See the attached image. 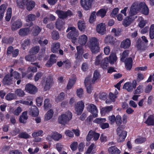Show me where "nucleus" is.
I'll return each instance as SVG.
<instances>
[{
  "label": "nucleus",
  "instance_id": "c85d7f7f",
  "mask_svg": "<svg viewBox=\"0 0 154 154\" xmlns=\"http://www.w3.org/2000/svg\"><path fill=\"white\" fill-rule=\"evenodd\" d=\"M132 17L130 16L127 17L125 19L123 20L122 24L125 27H127L129 26L133 20L132 19Z\"/></svg>",
  "mask_w": 154,
  "mask_h": 154
},
{
  "label": "nucleus",
  "instance_id": "39448f33",
  "mask_svg": "<svg viewBox=\"0 0 154 154\" xmlns=\"http://www.w3.org/2000/svg\"><path fill=\"white\" fill-rule=\"evenodd\" d=\"M93 1V0H81L80 3L84 9L88 11L91 8Z\"/></svg>",
  "mask_w": 154,
  "mask_h": 154
},
{
  "label": "nucleus",
  "instance_id": "412c9836",
  "mask_svg": "<svg viewBox=\"0 0 154 154\" xmlns=\"http://www.w3.org/2000/svg\"><path fill=\"white\" fill-rule=\"evenodd\" d=\"M17 6L19 8L24 9L25 5L27 4L28 0H16Z\"/></svg>",
  "mask_w": 154,
  "mask_h": 154
},
{
  "label": "nucleus",
  "instance_id": "c756f323",
  "mask_svg": "<svg viewBox=\"0 0 154 154\" xmlns=\"http://www.w3.org/2000/svg\"><path fill=\"white\" fill-rule=\"evenodd\" d=\"M104 42L106 44L109 43L113 45L115 43L114 38L111 35H108L105 37Z\"/></svg>",
  "mask_w": 154,
  "mask_h": 154
},
{
  "label": "nucleus",
  "instance_id": "dca6fc26",
  "mask_svg": "<svg viewBox=\"0 0 154 154\" xmlns=\"http://www.w3.org/2000/svg\"><path fill=\"white\" fill-rule=\"evenodd\" d=\"M108 152L110 154H120L121 151L116 146H112L108 149Z\"/></svg>",
  "mask_w": 154,
  "mask_h": 154
},
{
  "label": "nucleus",
  "instance_id": "4468645a",
  "mask_svg": "<svg viewBox=\"0 0 154 154\" xmlns=\"http://www.w3.org/2000/svg\"><path fill=\"white\" fill-rule=\"evenodd\" d=\"M77 53L75 54L76 56V59L77 62L81 61L83 59L82 55L83 54V50L82 47L77 46L76 47Z\"/></svg>",
  "mask_w": 154,
  "mask_h": 154
},
{
  "label": "nucleus",
  "instance_id": "0e129e2a",
  "mask_svg": "<svg viewBox=\"0 0 154 154\" xmlns=\"http://www.w3.org/2000/svg\"><path fill=\"white\" fill-rule=\"evenodd\" d=\"M93 138V131H90L86 136V140L87 141H90Z\"/></svg>",
  "mask_w": 154,
  "mask_h": 154
},
{
  "label": "nucleus",
  "instance_id": "f03ea898",
  "mask_svg": "<svg viewBox=\"0 0 154 154\" xmlns=\"http://www.w3.org/2000/svg\"><path fill=\"white\" fill-rule=\"evenodd\" d=\"M66 113L67 114H62L59 116L57 121L59 124L65 125L72 119V115L70 111H68Z\"/></svg>",
  "mask_w": 154,
  "mask_h": 154
},
{
  "label": "nucleus",
  "instance_id": "4d7b16f0",
  "mask_svg": "<svg viewBox=\"0 0 154 154\" xmlns=\"http://www.w3.org/2000/svg\"><path fill=\"white\" fill-rule=\"evenodd\" d=\"M35 58L34 55L32 54L27 55L25 57V60L33 62Z\"/></svg>",
  "mask_w": 154,
  "mask_h": 154
},
{
  "label": "nucleus",
  "instance_id": "6ab92c4d",
  "mask_svg": "<svg viewBox=\"0 0 154 154\" xmlns=\"http://www.w3.org/2000/svg\"><path fill=\"white\" fill-rule=\"evenodd\" d=\"M113 106H106L103 107L100 110V113L102 115H105L106 114L109 113L112 110Z\"/></svg>",
  "mask_w": 154,
  "mask_h": 154
},
{
  "label": "nucleus",
  "instance_id": "7ed1b4c3",
  "mask_svg": "<svg viewBox=\"0 0 154 154\" xmlns=\"http://www.w3.org/2000/svg\"><path fill=\"white\" fill-rule=\"evenodd\" d=\"M55 13L57 14L59 18L62 19H66L68 17H71L73 15L72 12L69 10L66 11L57 10Z\"/></svg>",
  "mask_w": 154,
  "mask_h": 154
},
{
  "label": "nucleus",
  "instance_id": "4c0bfd02",
  "mask_svg": "<svg viewBox=\"0 0 154 154\" xmlns=\"http://www.w3.org/2000/svg\"><path fill=\"white\" fill-rule=\"evenodd\" d=\"M54 113V111L52 109H50L46 114V116L45 119L47 120H48L51 119L53 117Z\"/></svg>",
  "mask_w": 154,
  "mask_h": 154
},
{
  "label": "nucleus",
  "instance_id": "c03bdc74",
  "mask_svg": "<svg viewBox=\"0 0 154 154\" xmlns=\"http://www.w3.org/2000/svg\"><path fill=\"white\" fill-rule=\"evenodd\" d=\"M127 135V132L125 131H122L119 135V140L121 142H123Z\"/></svg>",
  "mask_w": 154,
  "mask_h": 154
},
{
  "label": "nucleus",
  "instance_id": "bf43d9fd",
  "mask_svg": "<svg viewBox=\"0 0 154 154\" xmlns=\"http://www.w3.org/2000/svg\"><path fill=\"white\" fill-rule=\"evenodd\" d=\"M62 137V135L57 133H54L52 135L53 139L56 140H59L60 138H61Z\"/></svg>",
  "mask_w": 154,
  "mask_h": 154
},
{
  "label": "nucleus",
  "instance_id": "052dcab7",
  "mask_svg": "<svg viewBox=\"0 0 154 154\" xmlns=\"http://www.w3.org/2000/svg\"><path fill=\"white\" fill-rule=\"evenodd\" d=\"M117 60V57L116 56H111L110 55L109 57V63L111 64H114V62Z\"/></svg>",
  "mask_w": 154,
  "mask_h": 154
},
{
  "label": "nucleus",
  "instance_id": "9d476101",
  "mask_svg": "<svg viewBox=\"0 0 154 154\" xmlns=\"http://www.w3.org/2000/svg\"><path fill=\"white\" fill-rule=\"evenodd\" d=\"M84 106V102L82 101H79L75 105V108L77 115L81 114L83 110Z\"/></svg>",
  "mask_w": 154,
  "mask_h": 154
},
{
  "label": "nucleus",
  "instance_id": "b1692460",
  "mask_svg": "<svg viewBox=\"0 0 154 154\" xmlns=\"http://www.w3.org/2000/svg\"><path fill=\"white\" fill-rule=\"evenodd\" d=\"M87 41V37L85 35H83L79 36L78 40L79 43L80 45H85Z\"/></svg>",
  "mask_w": 154,
  "mask_h": 154
},
{
  "label": "nucleus",
  "instance_id": "774afa93",
  "mask_svg": "<svg viewBox=\"0 0 154 154\" xmlns=\"http://www.w3.org/2000/svg\"><path fill=\"white\" fill-rule=\"evenodd\" d=\"M98 97L100 99L105 100L106 98V94L105 92H100L98 94Z\"/></svg>",
  "mask_w": 154,
  "mask_h": 154
},
{
  "label": "nucleus",
  "instance_id": "a211bd4d",
  "mask_svg": "<svg viewBox=\"0 0 154 154\" xmlns=\"http://www.w3.org/2000/svg\"><path fill=\"white\" fill-rule=\"evenodd\" d=\"M53 80L50 77H48L47 78L45 85L44 87L45 91H47L49 89L52 84Z\"/></svg>",
  "mask_w": 154,
  "mask_h": 154
},
{
  "label": "nucleus",
  "instance_id": "a878e982",
  "mask_svg": "<svg viewBox=\"0 0 154 154\" xmlns=\"http://www.w3.org/2000/svg\"><path fill=\"white\" fill-rule=\"evenodd\" d=\"M42 29L38 26H34L33 27L32 35L33 36L38 35L41 31Z\"/></svg>",
  "mask_w": 154,
  "mask_h": 154
},
{
  "label": "nucleus",
  "instance_id": "ea45409f",
  "mask_svg": "<svg viewBox=\"0 0 154 154\" xmlns=\"http://www.w3.org/2000/svg\"><path fill=\"white\" fill-rule=\"evenodd\" d=\"M123 88L127 90L129 92L132 91L133 89L131 83L129 82H126L124 84Z\"/></svg>",
  "mask_w": 154,
  "mask_h": 154
},
{
  "label": "nucleus",
  "instance_id": "37998d69",
  "mask_svg": "<svg viewBox=\"0 0 154 154\" xmlns=\"http://www.w3.org/2000/svg\"><path fill=\"white\" fill-rule=\"evenodd\" d=\"M15 94L20 97H23L25 94L24 91L20 89H17L15 91Z\"/></svg>",
  "mask_w": 154,
  "mask_h": 154
},
{
  "label": "nucleus",
  "instance_id": "423d86ee",
  "mask_svg": "<svg viewBox=\"0 0 154 154\" xmlns=\"http://www.w3.org/2000/svg\"><path fill=\"white\" fill-rule=\"evenodd\" d=\"M87 109L88 112L92 113L94 118L97 117L98 110L95 105L93 104L88 105L87 107Z\"/></svg>",
  "mask_w": 154,
  "mask_h": 154
},
{
  "label": "nucleus",
  "instance_id": "f3484780",
  "mask_svg": "<svg viewBox=\"0 0 154 154\" xmlns=\"http://www.w3.org/2000/svg\"><path fill=\"white\" fill-rule=\"evenodd\" d=\"M131 45V41L129 38H126L123 40L121 43L120 47L121 48L125 49L128 48Z\"/></svg>",
  "mask_w": 154,
  "mask_h": 154
},
{
  "label": "nucleus",
  "instance_id": "a18cd8bd",
  "mask_svg": "<svg viewBox=\"0 0 154 154\" xmlns=\"http://www.w3.org/2000/svg\"><path fill=\"white\" fill-rule=\"evenodd\" d=\"M75 79H69L67 85V89L68 90L71 89L75 84Z\"/></svg>",
  "mask_w": 154,
  "mask_h": 154
},
{
  "label": "nucleus",
  "instance_id": "f704fd0d",
  "mask_svg": "<svg viewBox=\"0 0 154 154\" xmlns=\"http://www.w3.org/2000/svg\"><path fill=\"white\" fill-rule=\"evenodd\" d=\"M78 26L79 29L81 31H84L86 26L85 22L81 20H79L78 22Z\"/></svg>",
  "mask_w": 154,
  "mask_h": 154
},
{
  "label": "nucleus",
  "instance_id": "0eeeda50",
  "mask_svg": "<svg viewBox=\"0 0 154 154\" xmlns=\"http://www.w3.org/2000/svg\"><path fill=\"white\" fill-rule=\"evenodd\" d=\"M92 82L91 81V76L86 77L84 81V83L88 93L90 94L91 92L92 88L91 87Z\"/></svg>",
  "mask_w": 154,
  "mask_h": 154
},
{
  "label": "nucleus",
  "instance_id": "69168bd1",
  "mask_svg": "<svg viewBox=\"0 0 154 154\" xmlns=\"http://www.w3.org/2000/svg\"><path fill=\"white\" fill-rule=\"evenodd\" d=\"M116 118L114 115H112L108 117V120L110 124H113L115 123Z\"/></svg>",
  "mask_w": 154,
  "mask_h": 154
},
{
  "label": "nucleus",
  "instance_id": "2f4dec72",
  "mask_svg": "<svg viewBox=\"0 0 154 154\" xmlns=\"http://www.w3.org/2000/svg\"><path fill=\"white\" fill-rule=\"evenodd\" d=\"M64 22L60 20H57L55 23L56 28L59 30H63Z\"/></svg>",
  "mask_w": 154,
  "mask_h": 154
},
{
  "label": "nucleus",
  "instance_id": "864d4df0",
  "mask_svg": "<svg viewBox=\"0 0 154 154\" xmlns=\"http://www.w3.org/2000/svg\"><path fill=\"white\" fill-rule=\"evenodd\" d=\"M78 143L77 142L75 141L72 142L70 145V147L71 150L73 151H75L77 149Z\"/></svg>",
  "mask_w": 154,
  "mask_h": 154
},
{
  "label": "nucleus",
  "instance_id": "bb28decb",
  "mask_svg": "<svg viewBox=\"0 0 154 154\" xmlns=\"http://www.w3.org/2000/svg\"><path fill=\"white\" fill-rule=\"evenodd\" d=\"M60 47V44L59 42L54 43L51 46V51L53 53H56L58 52Z\"/></svg>",
  "mask_w": 154,
  "mask_h": 154
},
{
  "label": "nucleus",
  "instance_id": "6e6d98bb",
  "mask_svg": "<svg viewBox=\"0 0 154 154\" xmlns=\"http://www.w3.org/2000/svg\"><path fill=\"white\" fill-rule=\"evenodd\" d=\"M106 118H97L95 119L94 121V122L97 124H99L100 125L101 124L103 123L106 121Z\"/></svg>",
  "mask_w": 154,
  "mask_h": 154
},
{
  "label": "nucleus",
  "instance_id": "e2e57ef3",
  "mask_svg": "<svg viewBox=\"0 0 154 154\" xmlns=\"http://www.w3.org/2000/svg\"><path fill=\"white\" fill-rule=\"evenodd\" d=\"M43 133V131L41 130H40L37 132H33L32 133V135L34 137H35L38 136H42Z\"/></svg>",
  "mask_w": 154,
  "mask_h": 154
},
{
  "label": "nucleus",
  "instance_id": "6e6552de",
  "mask_svg": "<svg viewBox=\"0 0 154 154\" xmlns=\"http://www.w3.org/2000/svg\"><path fill=\"white\" fill-rule=\"evenodd\" d=\"M25 90L27 92L31 94H34L38 91V89L35 86L29 83L26 85Z\"/></svg>",
  "mask_w": 154,
  "mask_h": 154
},
{
  "label": "nucleus",
  "instance_id": "8fccbe9b",
  "mask_svg": "<svg viewBox=\"0 0 154 154\" xmlns=\"http://www.w3.org/2000/svg\"><path fill=\"white\" fill-rule=\"evenodd\" d=\"M146 140V138L145 137L139 136L138 138L135 140V142L137 144H141L144 142Z\"/></svg>",
  "mask_w": 154,
  "mask_h": 154
},
{
  "label": "nucleus",
  "instance_id": "58836bf2",
  "mask_svg": "<svg viewBox=\"0 0 154 154\" xmlns=\"http://www.w3.org/2000/svg\"><path fill=\"white\" fill-rule=\"evenodd\" d=\"M40 50V47L39 46H35L33 47L30 49V53L32 55H35Z\"/></svg>",
  "mask_w": 154,
  "mask_h": 154
},
{
  "label": "nucleus",
  "instance_id": "49530a36",
  "mask_svg": "<svg viewBox=\"0 0 154 154\" xmlns=\"http://www.w3.org/2000/svg\"><path fill=\"white\" fill-rule=\"evenodd\" d=\"M96 13L95 11L92 12L90 16L89 21L91 23H93L95 20L96 18Z\"/></svg>",
  "mask_w": 154,
  "mask_h": 154
},
{
  "label": "nucleus",
  "instance_id": "c9c22d12",
  "mask_svg": "<svg viewBox=\"0 0 154 154\" xmlns=\"http://www.w3.org/2000/svg\"><path fill=\"white\" fill-rule=\"evenodd\" d=\"M107 11L106 10L103 8L100 9L96 13V15L98 16L103 18L106 15Z\"/></svg>",
  "mask_w": 154,
  "mask_h": 154
},
{
  "label": "nucleus",
  "instance_id": "680f3d73",
  "mask_svg": "<svg viewBox=\"0 0 154 154\" xmlns=\"http://www.w3.org/2000/svg\"><path fill=\"white\" fill-rule=\"evenodd\" d=\"M50 103L49 100L48 99H46L44 102V109H45L48 110L50 106Z\"/></svg>",
  "mask_w": 154,
  "mask_h": 154
},
{
  "label": "nucleus",
  "instance_id": "603ef678",
  "mask_svg": "<svg viewBox=\"0 0 154 154\" xmlns=\"http://www.w3.org/2000/svg\"><path fill=\"white\" fill-rule=\"evenodd\" d=\"M30 40L29 39H25L23 43L22 44V47L23 48V50L25 49L26 47L29 46L30 45Z\"/></svg>",
  "mask_w": 154,
  "mask_h": 154
},
{
  "label": "nucleus",
  "instance_id": "7c9ffc66",
  "mask_svg": "<svg viewBox=\"0 0 154 154\" xmlns=\"http://www.w3.org/2000/svg\"><path fill=\"white\" fill-rule=\"evenodd\" d=\"M28 119L27 113L26 112H23L21 116L20 117L19 121L21 123H25L26 122V120Z\"/></svg>",
  "mask_w": 154,
  "mask_h": 154
},
{
  "label": "nucleus",
  "instance_id": "a19ab883",
  "mask_svg": "<svg viewBox=\"0 0 154 154\" xmlns=\"http://www.w3.org/2000/svg\"><path fill=\"white\" fill-rule=\"evenodd\" d=\"M129 51L128 50H125L123 51L120 58L121 61L124 62L126 58L128 56Z\"/></svg>",
  "mask_w": 154,
  "mask_h": 154
},
{
  "label": "nucleus",
  "instance_id": "2eb2a0df",
  "mask_svg": "<svg viewBox=\"0 0 154 154\" xmlns=\"http://www.w3.org/2000/svg\"><path fill=\"white\" fill-rule=\"evenodd\" d=\"M124 62L125 63V67L126 69L128 70H131L133 64L132 58L131 57L126 58Z\"/></svg>",
  "mask_w": 154,
  "mask_h": 154
},
{
  "label": "nucleus",
  "instance_id": "aec40b11",
  "mask_svg": "<svg viewBox=\"0 0 154 154\" xmlns=\"http://www.w3.org/2000/svg\"><path fill=\"white\" fill-rule=\"evenodd\" d=\"M30 114L33 117L38 116L39 114V111L37 107L35 106H33L29 109Z\"/></svg>",
  "mask_w": 154,
  "mask_h": 154
},
{
  "label": "nucleus",
  "instance_id": "79ce46f5",
  "mask_svg": "<svg viewBox=\"0 0 154 154\" xmlns=\"http://www.w3.org/2000/svg\"><path fill=\"white\" fill-rule=\"evenodd\" d=\"M100 75L99 72L97 70H95L93 74L92 79L91 80L93 84H94L95 81L99 78Z\"/></svg>",
  "mask_w": 154,
  "mask_h": 154
},
{
  "label": "nucleus",
  "instance_id": "9b49d317",
  "mask_svg": "<svg viewBox=\"0 0 154 154\" xmlns=\"http://www.w3.org/2000/svg\"><path fill=\"white\" fill-rule=\"evenodd\" d=\"M140 10L141 13L146 15H147L149 13V9L146 3L144 2H140L139 4Z\"/></svg>",
  "mask_w": 154,
  "mask_h": 154
},
{
  "label": "nucleus",
  "instance_id": "f8f14e48",
  "mask_svg": "<svg viewBox=\"0 0 154 154\" xmlns=\"http://www.w3.org/2000/svg\"><path fill=\"white\" fill-rule=\"evenodd\" d=\"M56 61V56L55 54H52L50 55V58L45 64V66L48 67H50L55 63Z\"/></svg>",
  "mask_w": 154,
  "mask_h": 154
},
{
  "label": "nucleus",
  "instance_id": "de8ad7c7",
  "mask_svg": "<svg viewBox=\"0 0 154 154\" xmlns=\"http://www.w3.org/2000/svg\"><path fill=\"white\" fill-rule=\"evenodd\" d=\"M18 137L20 138L27 139L29 138L30 136L26 132H22L19 133Z\"/></svg>",
  "mask_w": 154,
  "mask_h": 154
},
{
  "label": "nucleus",
  "instance_id": "09e8293b",
  "mask_svg": "<svg viewBox=\"0 0 154 154\" xmlns=\"http://www.w3.org/2000/svg\"><path fill=\"white\" fill-rule=\"evenodd\" d=\"M51 35L52 38L54 40H57L59 38V32L56 30H53Z\"/></svg>",
  "mask_w": 154,
  "mask_h": 154
},
{
  "label": "nucleus",
  "instance_id": "e433bc0d",
  "mask_svg": "<svg viewBox=\"0 0 154 154\" xmlns=\"http://www.w3.org/2000/svg\"><path fill=\"white\" fill-rule=\"evenodd\" d=\"M5 99L8 101H10L17 98L16 95L14 93H9L5 96Z\"/></svg>",
  "mask_w": 154,
  "mask_h": 154
},
{
  "label": "nucleus",
  "instance_id": "cd10ccee",
  "mask_svg": "<svg viewBox=\"0 0 154 154\" xmlns=\"http://www.w3.org/2000/svg\"><path fill=\"white\" fill-rule=\"evenodd\" d=\"M109 63V58L107 57H106L102 60L100 66L103 69H106L108 66Z\"/></svg>",
  "mask_w": 154,
  "mask_h": 154
},
{
  "label": "nucleus",
  "instance_id": "f257e3e1",
  "mask_svg": "<svg viewBox=\"0 0 154 154\" xmlns=\"http://www.w3.org/2000/svg\"><path fill=\"white\" fill-rule=\"evenodd\" d=\"M89 47L92 54H96L100 51L99 42L97 39L95 37H92L90 39Z\"/></svg>",
  "mask_w": 154,
  "mask_h": 154
},
{
  "label": "nucleus",
  "instance_id": "473e14b6",
  "mask_svg": "<svg viewBox=\"0 0 154 154\" xmlns=\"http://www.w3.org/2000/svg\"><path fill=\"white\" fill-rule=\"evenodd\" d=\"M29 31L28 28H22L19 30V34L21 36H25L28 35Z\"/></svg>",
  "mask_w": 154,
  "mask_h": 154
},
{
  "label": "nucleus",
  "instance_id": "5701e85b",
  "mask_svg": "<svg viewBox=\"0 0 154 154\" xmlns=\"http://www.w3.org/2000/svg\"><path fill=\"white\" fill-rule=\"evenodd\" d=\"M2 83L5 85H9L13 84V79L5 75L2 80Z\"/></svg>",
  "mask_w": 154,
  "mask_h": 154
},
{
  "label": "nucleus",
  "instance_id": "72a5a7b5",
  "mask_svg": "<svg viewBox=\"0 0 154 154\" xmlns=\"http://www.w3.org/2000/svg\"><path fill=\"white\" fill-rule=\"evenodd\" d=\"M35 6V2L33 1H29L28 0L27 4L25 5L27 10L29 11H31Z\"/></svg>",
  "mask_w": 154,
  "mask_h": 154
},
{
  "label": "nucleus",
  "instance_id": "1a4fd4ad",
  "mask_svg": "<svg viewBox=\"0 0 154 154\" xmlns=\"http://www.w3.org/2000/svg\"><path fill=\"white\" fill-rule=\"evenodd\" d=\"M140 10V7L139 4H138L137 2H134L131 5L129 12L130 16L131 17L132 16L136 14L137 11Z\"/></svg>",
  "mask_w": 154,
  "mask_h": 154
},
{
  "label": "nucleus",
  "instance_id": "3c124183",
  "mask_svg": "<svg viewBox=\"0 0 154 154\" xmlns=\"http://www.w3.org/2000/svg\"><path fill=\"white\" fill-rule=\"evenodd\" d=\"M115 122H116V125L119 126L122 124V118L120 115H118L116 116Z\"/></svg>",
  "mask_w": 154,
  "mask_h": 154
},
{
  "label": "nucleus",
  "instance_id": "4be33fe9",
  "mask_svg": "<svg viewBox=\"0 0 154 154\" xmlns=\"http://www.w3.org/2000/svg\"><path fill=\"white\" fill-rule=\"evenodd\" d=\"M96 30L99 33L103 35L106 31L105 27L103 23H100L97 26Z\"/></svg>",
  "mask_w": 154,
  "mask_h": 154
},
{
  "label": "nucleus",
  "instance_id": "338daca9",
  "mask_svg": "<svg viewBox=\"0 0 154 154\" xmlns=\"http://www.w3.org/2000/svg\"><path fill=\"white\" fill-rule=\"evenodd\" d=\"M144 78V76L143 74L142 73H139L137 74L136 81L138 82H139L140 81L143 80Z\"/></svg>",
  "mask_w": 154,
  "mask_h": 154
},
{
  "label": "nucleus",
  "instance_id": "13d9d810",
  "mask_svg": "<svg viewBox=\"0 0 154 154\" xmlns=\"http://www.w3.org/2000/svg\"><path fill=\"white\" fill-rule=\"evenodd\" d=\"M27 21H33L35 20L36 16L34 14H29L27 16Z\"/></svg>",
  "mask_w": 154,
  "mask_h": 154
},
{
  "label": "nucleus",
  "instance_id": "ddd939ff",
  "mask_svg": "<svg viewBox=\"0 0 154 154\" xmlns=\"http://www.w3.org/2000/svg\"><path fill=\"white\" fill-rule=\"evenodd\" d=\"M22 25V23L20 19H18L12 23L11 29L13 31H14L20 28Z\"/></svg>",
  "mask_w": 154,
  "mask_h": 154
},
{
  "label": "nucleus",
  "instance_id": "20e7f679",
  "mask_svg": "<svg viewBox=\"0 0 154 154\" xmlns=\"http://www.w3.org/2000/svg\"><path fill=\"white\" fill-rule=\"evenodd\" d=\"M79 35V32L76 28L74 27V29L70 31L67 34V37L72 39V42L73 43H75L77 40L76 38Z\"/></svg>",
  "mask_w": 154,
  "mask_h": 154
},
{
  "label": "nucleus",
  "instance_id": "393cba45",
  "mask_svg": "<svg viewBox=\"0 0 154 154\" xmlns=\"http://www.w3.org/2000/svg\"><path fill=\"white\" fill-rule=\"evenodd\" d=\"M144 123L148 126H154V116L153 115H149Z\"/></svg>",
  "mask_w": 154,
  "mask_h": 154
},
{
  "label": "nucleus",
  "instance_id": "5fc2aeb1",
  "mask_svg": "<svg viewBox=\"0 0 154 154\" xmlns=\"http://www.w3.org/2000/svg\"><path fill=\"white\" fill-rule=\"evenodd\" d=\"M102 54H100L98 55L96 58L95 61L94 63L95 65L96 66H98L100 64L101 60L102 59Z\"/></svg>",
  "mask_w": 154,
  "mask_h": 154
}]
</instances>
